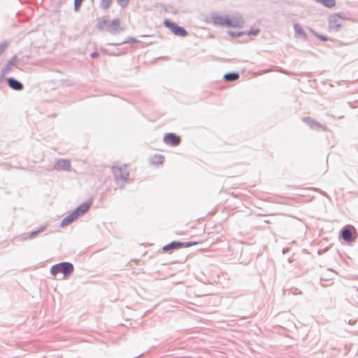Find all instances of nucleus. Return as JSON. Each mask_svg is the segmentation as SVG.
<instances>
[{
    "mask_svg": "<svg viewBox=\"0 0 358 358\" xmlns=\"http://www.w3.org/2000/svg\"><path fill=\"white\" fill-rule=\"evenodd\" d=\"M196 244H197V243L196 242H194V241H192V242H185V243L173 241V242H171V243H169L168 245H164L162 248V251L163 252H168V251H170V250H177V249H180V248H188V247H190V246H192V245H195Z\"/></svg>",
    "mask_w": 358,
    "mask_h": 358,
    "instance_id": "nucleus-5",
    "label": "nucleus"
},
{
    "mask_svg": "<svg viewBox=\"0 0 358 358\" xmlns=\"http://www.w3.org/2000/svg\"><path fill=\"white\" fill-rule=\"evenodd\" d=\"M8 84L10 87L15 90H21L23 88L22 85L19 81L12 78L8 79Z\"/></svg>",
    "mask_w": 358,
    "mask_h": 358,
    "instance_id": "nucleus-11",
    "label": "nucleus"
},
{
    "mask_svg": "<svg viewBox=\"0 0 358 358\" xmlns=\"http://www.w3.org/2000/svg\"><path fill=\"white\" fill-rule=\"evenodd\" d=\"M44 229H45V227H41V228H40L38 230H37V231H33V232H31V233L30 234V236H30V237H33V236H34L37 235L38 233L43 231H44Z\"/></svg>",
    "mask_w": 358,
    "mask_h": 358,
    "instance_id": "nucleus-20",
    "label": "nucleus"
},
{
    "mask_svg": "<svg viewBox=\"0 0 358 358\" xmlns=\"http://www.w3.org/2000/svg\"><path fill=\"white\" fill-rule=\"evenodd\" d=\"M164 162V157L161 155H155L152 159V162L154 164H162Z\"/></svg>",
    "mask_w": 358,
    "mask_h": 358,
    "instance_id": "nucleus-15",
    "label": "nucleus"
},
{
    "mask_svg": "<svg viewBox=\"0 0 358 358\" xmlns=\"http://www.w3.org/2000/svg\"><path fill=\"white\" fill-rule=\"evenodd\" d=\"M56 166L57 169L59 170H69L71 168V163L69 160L61 159L57 162Z\"/></svg>",
    "mask_w": 358,
    "mask_h": 358,
    "instance_id": "nucleus-12",
    "label": "nucleus"
},
{
    "mask_svg": "<svg viewBox=\"0 0 358 358\" xmlns=\"http://www.w3.org/2000/svg\"><path fill=\"white\" fill-rule=\"evenodd\" d=\"M212 22L220 26H227V27H240L242 22L238 20H232L227 17H223L220 15H214L212 17Z\"/></svg>",
    "mask_w": 358,
    "mask_h": 358,
    "instance_id": "nucleus-3",
    "label": "nucleus"
},
{
    "mask_svg": "<svg viewBox=\"0 0 358 358\" xmlns=\"http://www.w3.org/2000/svg\"><path fill=\"white\" fill-rule=\"evenodd\" d=\"M97 27L101 30L106 29L109 32L113 34L118 33L122 30L120 19H115L111 22H108L104 18L100 19L97 24Z\"/></svg>",
    "mask_w": 358,
    "mask_h": 358,
    "instance_id": "nucleus-1",
    "label": "nucleus"
},
{
    "mask_svg": "<svg viewBox=\"0 0 358 358\" xmlns=\"http://www.w3.org/2000/svg\"><path fill=\"white\" fill-rule=\"evenodd\" d=\"M164 141L167 145L176 146L180 143V138L172 133L166 134L164 137Z\"/></svg>",
    "mask_w": 358,
    "mask_h": 358,
    "instance_id": "nucleus-9",
    "label": "nucleus"
},
{
    "mask_svg": "<svg viewBox=\"0 0 358 358\" xmlns=\"http://www.w3.org/2000/svg\"><path fill=\"white\" fill-rule=\"evenodd\" d=\"M73 271V266L71 263L62 262L53 266L51 268V273L56 275L58 273H62L64 275V278L68 277Z\"/></svg>",
    "mask_w": 358,
    "mask_h": 358,
    "instance_id": "nucleus-2",
    "label": "nucleus"
},
{
    "mask_svg": "<svg viewBox=\"0 0 358 358\" xmlns=\"http://www.w3.org/2000/svg\"><path fill=\"white\" fill-rule=\"evenodd\" d=\"M294 30H295L296 33L299 34V35H303V36L305 35V33H304L303 29L299 24H295L294 25Z\"/></svg>",
    "mask_w": 358,
    "mask_h": 358,
    "instance_id": "nucleus-17",
    "label": "nucleus"
},
{
    "mask_svg": "<svg viewBox=\"0 0 358 358\" xmlns=\"http://www.w3.org/2000/svg\"><path fill=\"white\" fill-rule=\"evenodd\" d=\"M99 56V53L97 52H94L93 53L91 54V57L92 58H96Z\"/></svg>",
    "mask_w": 358,
    "mask_h": 358,
    "instance_id": "nucleus-22",
    "label": "nucleus"
},
{
    "mask_svg": "<svg viewBox=\"0 0 358 358\" xmlns=\"http://www.w3.org/2000/svg\"><path fill=\"white\" fill-rule=\"evenodd\" d=\"M239 75L236 73H227L224 76V79L227 81H234L238 80Z\"/></svg>",
    "mask_w": 358,
    "mask_h": 358,
    "instance_id": "nucleus-14",
    "label": "nucleus"
},
{
    "mask_svg": "<svg viewBox=\"0 0 358 358\" xmlns=\"http://www.w3.org/2000/svg\"><path fill=\"white\" fill-rule=\"evenodd\" d=\"M318 38H320V40L323 41H327V38L324 36H322V35H318V34H316L315 35Z\"/></svg>",
    "mask_w": 358,
    "mask_h": 358,
    "instance_id": "nucleus-21",
    "label": "nucleus"
},
{
    "mask_svg": "<svg viewBox=\"0 0 358 358\" xmlns=\"http://www.w3.org/2000/svg\"><path fill=\"white\" fill-rule=\"evenodd\" d=\"M83 0H74V6L76 10H78Z\"/></svg>",
    "mask_w": 358,
    "mask_h": 358,
    "instance_id": "nucleus-19",
    "label": "nucleus"
},
{
    "mask_svg": "<svg viewBox=\"0 0 358 358\" xmlns=\"http://www.w3.org/2000/svg\"><path fill=\"white\" fill-rule=\"evenodd\" d=\"M164 23V25L169 28L175 35L180 36H186L187 35V32L182 27L178 26L176 23L172 22L169 20H166Z\"/></svg>",
    "mask_w": 358,
    "mask_h": 358,
    "instance_id": "nucleus-7",
    "label": "nucleus"
},
{
    "mask_svg": "<svg viewBox=\"0 0 358 358\" xmlns=\"http://www.w3.org/2000/svg\"><path fill=\"white\" fill-rule=\"evenodd\" d=\"M118 4L122 7H125L127 6L129 0H117Z\"/></svg>",
    "mask_w": 358,
    "mask_h": 358,
    "instance_id": "nucleus-18",
    "label": "nucleus"
},
{
    "mask_svg": "<svg viewBox=\"0 0 358 358\" xmlns=\"http://www.w3.org/2000/svg\"><path fill=\"white\" fill-rule=\"evenodd\" d=\"M113 171L115 176L118 179L126 180L129 176L127 167L125 165L113 166Z\"/></svg>",
    "mask_w": 358,
    "mask_h": 358,
    "instance_id": "nucleus-8",
    "label": "nucleus"
},
{
    "mask_svg": "<svg viewBox=\"0 0 358 358\" xmlns=\"http://www.w3.org/2000/svg\"><path fill=\"white\" fill-rule=\"evenodd\" d=\"M78 217L76 215V214L73 212L71 215L66 217L62 222L61 226L65 227L69 224H71L72 222L76 220Z\"/></svg>",
    "mask_w": 358,
    "mask_h": 358,
    "instance_id": "nucleus-13",
    "label": "nucleus"
},
{
    "mask_svg": "<svg viewBox=\"0 0 358 358\" xmlns=\"http://www.w3.org/2000/svg\"><path fill=\"white\" fill-rule=\"evenodd\" d=\"M258 32H259V31H257L254 32L253 34H257V33H258Z\"/></svg>",
    "mask_w": 358,
    "mask_h": 358,
    "instance_id": "nucleus-24",
    "label": "nucleus"
},
{
    "mask_svg": "<svg viewBox=\"0 0 358 358\" xmlns=\"http://www.w3.org/2000/svg\"><path fill=\"white\" fill-rule=\"evenodd\" d=\"M112 1L113 0H101V6L103 8V9H107L110 7L111 3H112Z\"/></svg>",
    "mask_w": 358,
    "mask_h": 358,
    "instance_id": "nucleus-16",
    "label": "nucleus"
},
{
    "mask_svg": "<svg viewBox=\"0 0 358 358\" xmlns=\"http://www.w3.org/2000/svg\"><path fill=\"white\" fill-rule=\"evenodd\" d=\"M341 236L345 241L352 242L357 238V232L354 227L348 226L342 231Z\"/></svg>",
    "mask_w": 358,
    "mask_h": 358,
    "instance_id": "nucleus-6",
    "label": "nucleus"
},
{
    "mask_svg": "<svg viewBox=\"0 0 358 358\" xmlns=\"http://www.w3.org/2000/svg\"><path fill=\"white\" fill-rule=\"evenodd\" d=\"M91 203H85L81 204L78 208L76 209L74 213L76 214L78 217L83 215L87 211H88L90 207Z\"/></svg>",
    "mask_w": 358,
    "mask_h": 358,
    "instance_id": "nucleus-10",
    "label": "nucleus"
},
{
    "mask_svg": "<svg viewBox=\"0 0 358 358\" xmlns=\"http://www.w3.org/2000/svg\"><path fill=\"white\" fill-rule=\"evenodd\" d=\"M4 48L3 46H0V55L3 52Z\"/></svg>",
    "mask_w": 358,
    "mask_h": 358,
    "instance_id": "nucleus-23",
    "label": "nucleus"
},
{
    "mask_svg": "<svg viewBox=\"0 0 358 358\" xmlns=\"http://www.w3.org/2000/svg\"><path fill=\"white\" fill-rule=\"evenodd\" d=\"M345 18L339 14H333L329 17V28L332 31H338L343 25Z\"/></svg>",
    "mask_w": 358,
    "mask_h": 358,
    "instance_id": "nucleus-4",
    "label": "nucleus"
}]
</instances>
